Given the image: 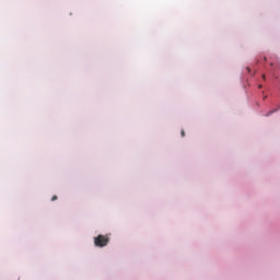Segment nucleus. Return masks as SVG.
<instances>
[{
    "mask_svg": "<svg viewBox=\"0 0 280 280\" xmlns=\"http://www.w3.org/2000/svg\"><path fill=\"white\" fill-rule=\"evenodd\" d=\"M110 242V237L108 235H102L94 237V246H97L98 248H104V246H108V243Z\"/></svg>",
    "mask_w": 280,
    "mask_h": 280,
    "instance_id": "obj_1",
    "label": "nucleus"
},
{
    "mask_svg": "<svg viewBox=\"0 0 280 280\" xmlns=\"http://www.w3.org/2000/svg\"><path fill=\"white\" fill-rule=\"evenodd\" d=\"M54 200H58V196H52L51 201L54 202Z\"/></svg>",
    "mask_w": 280,
    "mask_h": 280,
    "instance_id": "obj_2",
    "label": "nucleus"
},
{
    "mask_svg": "<svg viewBox=\"0 0 280 280\" xmlns=\"http://www.w3.org/2000/svg\"><path fill=\"white\" fill-rule=\"evenodd\" d=\"M272 113H275V110L269 112V113L267 114V117H268L269 115H272Z\"/></svg>",
    "mask_w": 280,
    "mask_h": 280,
    "instance_id": "obj_3",
    "label": "nucleus"
},
{
    "mask_svg": "<svg viewBox=\"0 0 280 280\" xmlns=\"http://www.w3.org/2000/svg\"><path fill=\"white\" fill-rule=\"evenodd\" d=\"M182 137H185V130H182Z\"/></svg>",
    "mask_w": 280,
    "mask_h": 280,
    "instance_id": "obj_4",
    "label": "nucleus"
},
{
    "mask_svg": "<svg viewBox=\"0 0 280 280\" xmlns=\"http://www.w3.org/2000/svg\"><path fill=\"white\" fill-rule=\"evenodd\" d=\"M262 80H266V74H262Z\"/></svg>",
    "mask_w": 280,
    "mask_h": 280,
    "instance_id": "obj_5",
    "label": "nucleus"
},
{
    "mask_svg": "<svg viewBox=\"0 0 280 280\" xmlns=\"http://www.w3.org/2000/svg\"><path fill=\"white\" fill-rule=\"evenodd\" d=\"M262 86H264V85L259 84V85H258V89H262Z\"/></svg>",
    "mask_w": 280,
    "mask_h": 280,
    "instance_id": "obj_6",
    "label": "nucleus"
}]
</instances>
